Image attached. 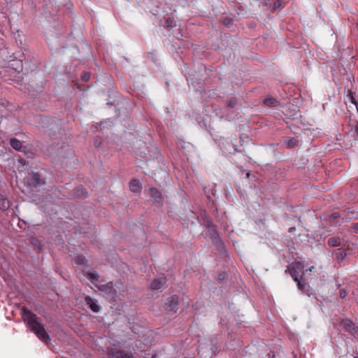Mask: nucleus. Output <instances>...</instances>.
I'll return each mask as SVG.
<instances>
[{
	"mask_svg": "<svg viewBox=\"0 0 358 358\" xmlns=\"http://www.w3.org/2000/svg\"><path fill=\"white\" fill-rule=\"evenodd\" d=\"M141 184L138 180L133 179L129 183V189L133 192H139L141 190Z\"/></svg>",
	"mask_w": 358,
	"mask_h": 358,
	"instance_id": "obj_12",
	"label": "nucleus"
},
{
	"mask_svg": "<svg viewBox=\"0 0 358 358\" xmlns=\"http://www.w3.org/2000/svg\"><path fill=\"white\" fill-rule=\"evenodd\" d=\"M340 324L352 335L358 334V327L350 320H343Z\"/></svg>",
	"mask_w": 358,
	"mask_h": 358,
	"instance_id": "obj_5",
	"label": "nucleus"
},
{
	"mask_svg": "<svg viewBox=\"0 0 358 358\" xmlns=\"http://www.w3.org/2000/svg\"><path fill=\"white\" fill-rule=\"evenodd\" d=\"M351 228L354 229L355 232H358V222L352 224Z\"/></svg>",
	"mask_w": 358,
	"mask_h": 358,
	"instance_id": "obj_27",
	"label": "nucleus"
},
{
	"mask_svg": "<svg viewBox=\"0 0 358 358\" xmlns=\"http://www.w3.org/2000/svg\"><path fill=\"white\" fill-rule=\"evenodd\" d=\"M264 103L265 105L268 106H275L277 104V101L273 98H266L264 99Z\"/></svg>",
	"mask_w": 358,
	"mask_h": 358,
	"instance_id": "obj_19",
	"label": "nucleus"
},
{
	"mask_svg": "<svg viewBox=\"0 0 358 358\" xmlns=\"http://www.w3.org/2000/svg\"><path fill=\"white\" fill-rule=\"evenodd\" d=\"M264 1V3H265V5H267L268 4V2L270 1V0H262Z\"/></svg>",
	"mask_w": 358,
	"mask_h": 358,
	"instance_id": "obj_28",
	"label": "nucleus"
},
{
	"mask_svg": "<svg viewBox=\"0 0 358 358\" xmlns=\"http://www.w3.org/2000/svg\"><path fill=\"white\" fill-rule=\"evenodd\" d=\"M350 254L351 250L348 246L345 247V245L341 246L340 244L337 243V262L344 261Z\"/></svg>",
	"mask_w": 358,
	"mask_h": 358,
	"instance_id": "obj_4",
	"label": "nucleus"
},
{
	"mask_svg": "<svg viewBox=\"0 0 358 358\" xmlns=\"http://www.w3.org/2000/svg\"><path fill=\"white\" fill-rule=\"evenodd\" d=\"M165 284H166V278H155L152 281V282L150 285V288L153 290L159 289L164 287Z\"/></svg>",
	"mask_w": 358,
	"mask_h": 358,
	"instance_id": "obj_10",
	"label": "nucleus"
},
{
	"mask_svg": "<svg viewBox=\"0 0 358 358\" xmlns=\"http://www.w3.org/2000/svg\"><path fill=\"white\" fill-rule=\"evenodd\" d=\"M96 287H98V289L100 291L107 292L108 289H111L113 288V283L108 282L107 285H100V286L96 285Z\"/></svg>",
	"mask_w": 358,
	"mask_h": 358,
	"instance_id": "obj_20",
	"label": "nucleus"
},
{
	"mask_svg": "<svg viewBox=\"0 0 358 358\" xmlns=\"http://www.w3.org/2000/svg\"><path fill=\"white\" fill-rule=\"evenodd\" d=\"M350 289L348 288H344L341 289L339 292V296L341 299H344L346 297L348 294L349 293Z\"/></svg>",
	"mask_w": 358,
	"mask_h": 358,
	"instance_id": "obj_22",
	"label": "nucleus"
},
{
	"mask_svg": "<svg viewBox=\"0 0 358 358\" xmlns=\"http://www.w3.org/2000/svg\"><path fill=\"white\" fill-rule=\"evenodd\" d=\"M351 102L352 103L355 104L356 106V108L358 110V102L355 99V94L351 91L348 92V94L347 95V100L346 102Z\"/></svg>",
	"mask_w": 358,
	"mask_h": 358,
	"instance_id": "obj_16",
	"label": "nucleus"
},
{
	"mask_svg": "<svg viewBox=\"0 0 358 358\" xmlns=\"http://www.w3.org/2000/svg\"><path fill=\"white\" fill-rule=\"evenodd\" d=\"M297 145V141L294 138H290L287 142V145L288 148H294Z\"/></svg>",
	"mask_w": 358,
	"mask_h": 358,
	"instance_id": "obj_21",
	"label": "nucleus"
},
{
	"mask_svg": "<svg viewBox=\"0 0 358 358\" xmlns=\"http://www.w3.org/2000/svg\"><path fill=\"white\" fill-rule=\"evenodd\" d=\"M10 207L8 200L0 193V209L5 211Z\"/></svg>",
	"mask_w": 358,
	"mask_h": 358,
	"instance_id": "obj_14",
	"label": "nucleus"
},
{
	"mask_svg": "<svg viewBox=\"0 0 358 358\" xmlns=\"http://www.w3.org/2000/svg\"><path fill=\"white\" fill-rule=\"evenodd\" d=\"M81 78L83 81L87 82L90 78V73L87 71L83 72L81 75Z\"/></svg>",
	"mask_w": 358,
	"mask_h": 358,
	"instance_id": "obj_24",
	"label": "nucleus"
},
{
	"mask_svg": "<svg viewBox=\"0 0 358 358\" xmlns=\"http://www.w3.org/2000/svg\"><path fill=\"white\" fill-rule=\"evenodd\" d=\"M313 268H314V267H313V266H311V267L309 268V271H312V269H313Z\"/></svg>",
	"mask_w": 358,
	"mask_h": 358,
	"instance_id": "obj_34",
	"label": "nucleus"
},
{
	"mask_svg": "<svg viewBox=\"0 0 358 358\" xmlns=\"http://www.w3.org/2000/svg\"><path fill=\"white\" fill-rule=\"evenodd\" d=\"M27 181L34 187H40L45 184V180L38 173L31 172L27 176Z\"/></svg>",
	"mask_w": 358,
	"mask_h": 358,
	"instance_id": "obj_3",
	"label": "nucleus"
},
{
	"mask_svg": "<svg viewBox=\"0 0 358 358\" xmlns=\"http://www.w3.org/2000/svg\"><path fill=\"white\" fill-rule=\"evenodd\" d=\"M81 190H82V194H84V192H86L85 189L83 188H82Z\"/></svg>",
	"mask_w": 358,
	"mask_h": 358,
	"instance_id": "obj_30",
	"label": "nucleus"
},
{
	"mask_svg": "<svg viewBox=\"0 0 358 358\" xmlns=\"http://www.w3.org/2000/svg\"><path fill=\"white\" fill-rule=\"evenodd\" d=\"M303 266L299 262H296L292 264L289 268H288L286 271L289 273V275L292 276L294 281H298L299 279V272L298 271H301Z\"/></svg>",
	"mask_w": 358,
	"mask_h": 358,
	"instance_id": "obj_6",
	"label": "nucleus"
},
{
	"mask_svg": "<svg viewBox=\"0 0 358 358\" xmlns=\"http://www.w3.org/2000/svg\"><path fill=\"white\" fill-rule=\"evenodd\" d=\"M237 105V99L235 97L231 98L228 102V106L230 108H234Z\"/></svg>",
	"mask_w": 358,
	"mask_h": 358,
	"instance_id": "obj_23",
	"label": "nucleus"
},
{
	"mask_svg": "<svg viewBox=\"0 0 358 358\" xmlns=\"http://www.w3.org/2000/svg\"><path fill=\"white\" fill-rule=\"evenodd\" d=\"M296 282H297L298 289L301 290L303 294H306L309 296L313 294L312 289L308 285L302 282L301 280H299V278L298 279V281Z\"/></svg>",
	"mask_w": 358,
	"mask_h": 358,
	"instance_id": "obj_8",
	"label": "nucleus"
},
{
	"mask_svg": "<svg viewBox=\"0 0 358 358\" xmlns=\"http://www.w3.org/2000/svg\"><path fill=\"white\" fill-rule=\"evenodd\" d=\"M166 25L167 27H174L176 24H175V22L173 20V19L172 18H167L166 20Z\"/></svg>",
	"mask_w": 358,
	"mask_h": 358,
	"instance_id": "obj_25",
	"label": "nucleus"
},
{
	"mask_svg": "<svg viewBox=\"0 0 358 358\" xmlns=\"http://www.w3.org/2000/svg\"><path fill=\"white\" fill-rule=\"evenodd\" d=\"M178 296L174 295L169 297L165 302V308L169 312L176 313L178 309Z\"/></svg>",
	"mask_w": 358,
	"mask_h": 358,
	"instance_id": "obj_2",
	"label": "nucleus"
},
{
	"mask_svg": "<svg viewBox=\"0 0 358 358\" xmlns=\"http://www.w3.org/2000/svg\"><path fill=\"white\" fill-rule=\"evenodd\" d=\"M10 145L14 150L17 151H23V148H24L22 146V143L16 138H11L10 140Z\"/></svg>",
	"mask_w": 358,
	"mask_h": 358,
	"instance_id": "obj_13",
	"label": "nucleus"
},
{
	"mask_svg": "<svg viewBox=\"0 0 358 358\" xmlns=\"http://www.w3.org/2000/svg\"><path fill=\"white\" fill-rule=\"evenodd\" d=\"M285 3L282 0H276L273 3V11H275L276 10H278V9H282L285 7Z\"/></svg>",
	"mask_w": 358,
	"mask_h": 358,
	"instance_id": "obj_17",
	"label": "nucleus"
},
{
	"mask_svg": "<svg viewBox=\"0 0 358 358\" xmlns=\"http://www.w3.org/2000/svg\"><path fill=\"white\" fill-rule=\"evenodd\" d=\"M355 132L357 133V136H358V127H356L355 128Z\"/></svg>",
	"mask_w": 358,
	"mask_h": 358,
	"instance_id": "obj_32",
	"label": "nucleus"
},
{
	"mask_svg": "<svg viewBox=\"0 0 358 358\" xmlns=\"http://www.w3.org/2000/svg\"><path fill=\"white\" fill-rule=\"evenodd\" d=\"M152 358H157V355H153L152 356Z\"/></svg>",
	"mask_w": 358,
	"mask_h": 358,
	"instance_id": "obj_33",
	"label": "nucleus"
},
{
	"mask_svg": "<svg viewBox=\"0 0 358 358\" xmlns=\"http://www.w3.org/2000/svg\"><path fill=\"white\" fill-rule=\"evenodd\" d=\"M21 316L23 322L35 334L37 338L48 345L50 343V338L46 331L44 325L38 316L28 308L23 307L21 309Z\"/></svg>",
	"mask_w": 358,
	"mask_h": 358,
	"instance_id": "obj_1",
	"label": "nucleus"
},
{
	"mask_svg": "<svg viewBox=\"0 0 358 358\" xmlns=\"http://www.w3.org/2000/svg\"><path fill=\"white\" fill-rule=\"evenodd\" d=\"M86 276L92 283L97 282L99 278L98 273L95 271L87 272Z\"/></svg>",
	"mask_w": 358,
	"mask_h": 358,
	"instance_id": "obj_15",
	"label": "nucleus"
},
{
	"mask_svg": "<svg viewBox=\"0 0 358 358\" xmlns=\"http://www.w3.org/2000/svg\"><path fill=\"white\" fill-rule=\"evenodd\" d=\"M85 301L89 308L94 313H98L101 310L100 306L97 303V301L90 296L85 297Z\"/></svg>",
	"mask_w": 358,
	"mask_h": 358,
	"instance_id": "obj_7",
	"label": "nucleus"
},
{
	"mask_svg": "<svg viewBox=\"0 0 358 358\" xmlns=\"http://www.w3.org/2000/svg\"><path fill=\"white\" fill-rule=\"evenodd\" d=\"M87 259L85 258V257L84 255H78L76 258H75V262L76 264H78V265H83V264H85L87 263Z\"/></svg>",
	"mask_w": 358,
	"mask_h": 358,
	"instance_id": "obj_18",
	"label": "nucleus"
},
{
	"mask_svg": "<svg viewBox=\"0 0 358 358\" xmlns=\"http://www.w3.org/2000/svg\"><path fill=\"white\" fill-rule=\"evenodd\" d=\"M150 192L152 198L155 200L157 203L162 202L163 196L162 194V192L159 191L155 187H151L150 189Z\"/></svg>",
	"mask_w": 358,
	"mask_h": 358,
	"instance_id": "obj_11",
	"label": "nucleus"
},
{
	"mask_svg": "<svg viewBox=\"0 0 358 358\" xmlns=\"http://www.w3.org/2000/svg\"><path fill=\"white\" fill-rule=\"evenodd\" d=\"M357 358H358V357H357Z\"/></svg>",
	"mask_w": 358,
	"mask_h": 358,
	"instance_id": "obj_35",
	"label": "nucleus"
},
{
	"mask_svg": "<svg viewBox=\"0 0 358 358\" xmlns=\"http://www.w3.org/2000/svg\"><path fill=\"white\" fill-rule=\"evenodd\" d=\"M295 229L294 227H291L289 229V232H292Z\"/></svg>",
	"mask_w": 358,
	"mask_h": 358,
	"instance_id": "obj_29",
	"label": "nucleus"
},
{
	"mask_svg": "<svg viewBox=\"0 0 358 358\" xmlns=\"http://www.w3.org/2000/svg\"><path fill=\"white\" fill-rule=\"evenodd\" d=\"M110 358H134L131 353H125L120 350H113L110 352Z\"/></svg>",
	"mask_w": 358,
	"mask_h": 358,
	"instance_id": "obj_9",
	"label": "nucleus"
},
{
	"mask_svg": "<svg viewBox=\"0 0 358 358\" xmlns=\"http://www.w3.org/2000/svg\"><path fill=\"white\" fill-rule=\"evenodd\" d=\"M331 217L333 218H336V214L335 213L331 214Z\"/></svg>",
	"mask_w": 358,
	"mask_h": 358,
	"instance_id": "obj_31",
	"label": "nucleus"
},
{
	"mask_svg": "<svg viewBox=\"0 0 358 358\" xmlns=\"http://www.w3.org/2000/svg\"><path fill=\"white\" fill-rule=\"evenodd\" d=\"M328 243L330 245L335 247L336 246V238L332 237V238H329Z\"/></svg>",
	"mask_w": 358,
	"mask_h": 358,
	"instance_id": "obj_26",
	"label": "nucleus"
}]
</instances>
